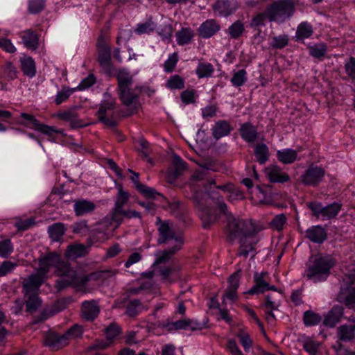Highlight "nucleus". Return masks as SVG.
Wrapping results in <instances>:
<instances>
[{"label": "nucleus", "mask_w": 355, "mask_h": 355, "mask_svg": "<svg viewBox=\"0 0 355 355\" xmlns=\"http://www.w3.org/2000/svg\"><path fill=\"white\" fill-rule=\"evenodd\" d=\"M117 80V93L122 104L128 107V113L124 116H130L138 112L141 105L139 101L141 89L138 87H132L133 78L129 71L122 69L116 74Z\"/></svg>", "instance_id": "1"}, {"label": "nucleus", "mask_w": 355, "mask_h": 355, "mask_svg": "<svg viewBox=\"0 0 355 355\" xmlns=\"http://www.w3.org/2000/svg\"><path fill=\"white\" fill-rule=\"evenodd\" d=\"M258 232V229L251 220L237 218L232 215L227 216L226 226L227 239L233 242L236 239L252 238Z\"/></svg>", "instance_id": "2"}, {"label": "nucleus", "mask_w": 355, "mask_h": 355, "mask_svg": "<svg viewBox=\"0 0 355 355\" xmlns=\"http://www.w3.org/2000/svg\"><path fill=\"white\" fill-rule=\"evenodd\" d=\"M336 265V260L331 256H319L310 263L306 270V276L313 282H322L327 279L330 270Z\"/></svg>", "instance_id": "3"}, {"label": "nucleus", "mask_w": 355, "mask_h": 355, "mask_svg": "<svg viewBox=\"0 0 355 355\" xmlns=\"http://www.w3.org/2000/svg\"><path fill=\"white\" fill-rule=\"evenodd\" d=\"M104 99L99 105L96 116L98 121L108 127H115L121 117L125 114H121L116 110V101L107 92L104 94Z\"/></svg>", "instance_id": "4"}, {"label": "nucleus", "mask_w": 355, "mask_h": 355, "mask_svg": "<svg viewBox=\"0 0 355 355\" xmlns=\"http://www.w3.org/2000/svg\"><path fill=\"white\" fill-rule=\"evenodd\" d=\"M270 13V22L284 23L295 13L293 0H277L267 6Z\"/></svg>", "instance_id": "5"}, {"label": "nucleus", "mask_w": 355, "mask_h": 355, "mask_svg": "<svg viewBox=\"0 0 355 355\" xmlns=\"http://www.w3.org/2000/svg\"><path fill=\"white\" fill-rule=\"evenodd\" d=\"M82 334V327L76 324L63 335L53 336L52 338L49 334L46 335V346H48L53 352L57 351L67 346L69 339L80 337Z\"/></svg>", "instance_id": "6"}, {"label": "nucleus", "mask_w": 355, "mask_h": 355, "mask_svg": "<svg viewBox=\"0 0 355 355\" xmlns=\"http://www.w3.org/2000/svg\"><path fill=\"white\" fill-rule=\"evenodd\" d=\"M156 224L158 226L159 236L157 239L158 244H171V245H176L178 240L181 241V246L184 245V238L180 234H176L173 229L169 221L162 220L160 218H157Z\"/></svg>", "instance_id": "7"}, {"label": "nucleus", "mask_w": 355, "mask_h": 355, "mask_svg": "<svg viewBox=\"0 0 355 355\" xmlns=\"http://www.w3.org/2000/svg\"><path fill=\"white\" fill-rule=\"evenodd\" d=\"M307 207L311 211L312 216L322 220H329L335 218L341 209L342 205L334 202L325 207L321 202L312 201L306 203Z\"/></svg>", "instance_id": "8"}, {"label": "nucleus", "mask_w": 355, "mask_h": 355, "mask_svg": "<svg viewBox=\"0 0 355 355\" xmlns=\"http://www.w3.org/2000/svg\"><path fill=\"white\" fill-rule=\"evenodd\" d=\"M55 273L60 277V280H58L59 284L58 288H64L72 285L76 279V272L71 268L70 264L62 259L55 267Z\"/></svg>", "instance_id": "9"}, {"label": "nucleus", "mask_w": 355, "mask_h": 355, "mask_svg": "<svg viewBox=\"0 0 355 355\" xmlns=\"http://www.w3.org/2000/svg\"><path fill=\"white\" fill-rule=\"evenodd\" d=\"M193 201L200 211L199 216L204 228L209 227L210 225L218 220V215L211 208L207 207L201 203V200L199 198L198 194H196L193 196Z\"/></svg>", "instance_id": "10"}, {"label": "nucleus", "mask_w": 355, "mask_h": 355, "mask_svg": "<svg viewBox=\"0 0 355 355\" xmlns=\"http://www.w3.org/2000/svg\"><path fill=\"white\" fill-rule=\"evenodd\" d=\"M325 175V171L320 166H309L300 176L301 182L307 186L316 187Z\"/></svg>", "instance_id": "11"}, {"label": "nucleus", "mask_w": 355, "mask_h": 355, "mask_svg": "<svg viewBox=\"0 0 355 355\" xmlns=\"http://www.w3.org/2000/svg\"><path fill=\"white\" fill-rule=\"evenodd\" d=\"M77 107H73L65 110L58 112L55 116L59 119L70 123V127L73 129L82 128L86 125L83 121L79 119Z\"/></svg>", "instance_id": "12"}, {"label": "nucleus", "mask_w": 355, "mask_h": 355, "mask_svg": "<svg viewBox=\"0 0 355 355\" xmlns=\"http://www.w3.org/2000/svg\"><path fill=\"white\" fill-rule=\"evenodd\" d=\"M212 8L214 12L218 15L228 17L236 11L238 6L234 0H217Z\"/></svg>", "instance_id": "13"}, {"label": "nucleus", "mask_w": 355, "mask_h": 355, "mask_svg": "<svg viewBox=\"0 0 355 355\" xmlns=\"http://www.w3.org/2000/svg\"><path fill=\"white\" fill-rule=\"evenodd\" d=\"M163 327H166L168 331L180 330V329H190L191 331H196L201 329V324L191 319L180 320L175 322H167Z\"/></svg>", "instance_id": "14"}, {"label": "nucleus", "mask_w": 355, "mask_h": 355, "mask_svg": "<svg viewBox=\"0 0 355 355\" xmlns=\"http://www.w3.org/2000/svg\"><path fill=\"white\" fill-rule=\"evenodd\" d=\"M40 262V268L35 273L31 275L27 279L23 281L24 288H39L44 279V270L42 266V261L44 257L41 256L39 258Z\"/></svg>", "instance_id": "15"}, {"label": "nucleus", "mask_w": 355, "mask_h": 355, "mask_svg": "<svg viewBox=\"0 0 355 355\" xmlns=\"http://www.w3.org/2000/svg\"><path fill=\"white\" fill-rule=\"evenodd\" d=\"M100 308L95 300L85 301L81 306V317L86 321H93L98 315Z\"/></svg>", "instance_id": "16"}, {"label": "nucleus", "mask_w": 355, "mask_h": 355, "mask_svg": "<svg viewBox=\"0 0 355 355\" xmlns=\"http://www.w3.org/2000/svg\"><path fill=\"white\" fill-rule=\"evenodd\" d=\"M265 173L270 182L284 183L290 180L289 175L282 171V169L277 165L268 166L265 168Z\"/></svg>", "instance_id": "17"}, {"label": "nucleus", "mask_w": 355, "mask_h": 355, "mask_svg": "<svg viewBox=\"0 0 355 355\" xmlns=\"http://www.w3.org/2000/svg\"><path fill=\"white\" fill-rule=\"evenodd\" d=\"M181 270L182 267L180 263H173L169 266L161 268L159 272L164 281L173 282L180 278Z\"/></svg>", "instance_id": "18"}, {"label": "nucleus", "mask_w": 355, "mask_h": 355, "mask_svg": "<svg viewBox=\"0 0 355 355\" xmlns=\"http://www.w3.org/2000/svg\"><path fill=\"white\" fill-rule=\"evenodd\" d=\"M305 237L314 243L321 244L327 239V233L321 225H313L306 230Z\"/></svg>", "instance_id": "19"}, {"label": "nucleus", "mask_w": 355, "mask_h": 355, "mask_svg": "<svg viewBox=\"0 0 355 355\" xmlns=\"http://www.w3.org/2000/svg\"><path fill=\"white\" fill-rule=\"evenodd\" d=\"M220 29L219 23L215 19H207L198 28V32L202 38H209Z\"/></svg>", "instance_id": "20"}, {"label": "nucleus", "mask_w": 355, "mask_h": 355, "mask_svg": "<svg viewBox=\"0 0 355 355\" xmlns=\"http://www.w3.org/2000/svg\"><path fill=\"white\" fill-rule=\"evenodd\" d=\"M129 172L133 174V176L131 177V180L134 183L135 188L146 198H155L156 196H161V194L157 192L153 188L148 187L145 184H141L139 182V173L134 172L131 169H129Z\"/></svg>", "instance_id": "21"}, {"label": "nucleus", "mask_w": 355, "mask_h": 355, "mask_svg": "<svg viewBox=\"0 0 355 355\" xmlns=\"http://www.w3.org/2000/svg\"><path fill=\"white\" fill-rule=\"evenodd\" d=\"M239 132L241 138L248 143H254L259 137L257 128L249 122L241 125Z\"/></svg>", "instance_id": "22"}, {"label": "nucleus", "mask_w": 355, "mask_h": 355, "mask_svg": "<svg viewBox=\"0 0 355 355\" xmlns=\"http://www.w3.org/2000/svg\"><path fill=\"white\" fill-rule=\"evenodd\" d=\"M232 130H233V127L229 121L219 120L211 128V134L214 138L219 139L221 137L229 135Z\"/></svg>", "instance_id": "23"}, {"label": "nucleus", "mask_w": 355, "mask_h": 355, "mask_svg": "<svg viewBox=\"0 0 355 355\" xmlns=\"http://www.w3.org/2000/svg\"><path fill=\"white\" fill-rule=\"evenodd\" d=\"M254 286L252 288H276L271 284V277L268 272H255L253 275Z\"/></svg>", "instance_id": "24"}, {"label": "nucleus", "mask_w": 355, "mask_h": 355, "mask_svg": "<svg viewBox=\"0 0 355 355\" xmlns=\"http://www.w3.org/2000/svg\"><path fill=\"white\" fill-rule=\"evenodd\" d=\"M116 189L118 192L116 196L114 206L112 209V214H115L123 209V207L127 204L130 197L129 192L123 189V187L121 184H117Z\"/></svg>", "instance_id": "25"}, {"label": "nucleus", "mask_w": 355, "mask_h": 355, "mask_svg": "<svg viewBox=\"0 0 355 355\" xmlns=\"http://www.w3.org/2000/svg\"><path fill=\"white\" fill-rule=\"evenodd\" d=\"M73 209L77 216L92 213L96 209V205L89 200L80 199L74 200Z\"/></svg>", "instance_id": "26"}, {"label": "nucleus", "mask_w": 355, "mask_h": 355, "mask_svg": "<svg viewBox=\"0 0 355 355\" xmlns=\"http://www.w3.org/2000/svg\"><path fill=\"white\" fill-rule=\"evenodd\" d=\"M76 300L72 296L65 297L56 300L52 308L49 310L46 309V318L47 316H52L54 314L62 311L64 309H66L69 304H72Z\"/></svg>", "instance_id": "27"}, {"label": "nucleus", "mask_w": 355, "mask_h": 355, "mask_svg": "<svg viewBox=\"0 0 355 355\" xmlns=\"http://www.w3.org/2000/svg\"><path fill=\"white\" fill-rule=\"evenodd\" d=\"M20 118L22 119L21 123L24 125L44 134V125L40 123L33 115L22 112Z\"/></svg>", "instance_id": "28"}, {"label": "nucleus", "mask_w": 355, "mask_h": 355, "mask_svg": "<svg viewBox=\"0 0 355 355\" xmlns=\"http://www.w3.org/2000/svg\"><path fill=\"white\" fill-rule=\"evenodd\" d=\"M36 290H26L25 296L28 297L26 302V311L33 313L42 304V300L38 297Z\"/></svg>", "instance_id": "29"}, {"label": "nucleus", "mask_w": 355, "mask_h": 355, "mask_svg": "<svg viewBox=\"0 0 355 355\" xmlns=\"http://www.w3.org/2000/svg\"><path fill=\"white\" fill-rule=\"evenodd\" d=\"M132 218H141V215L140 212L135 210L124 209L115 214H111L112 221L116 223L117 225H120L123 222L124 218L130 219Z\"/></svg>", "instance_id": "30"}, {"label": "nucleus", "mask_w": 355, "mask_h": 355, "mask_svg": "<svg viewBox=\"0 0 355 355\" xmlns=\"http://www.w3.org/2000/svg\"><path fill=\"white\" fill-rule=\"evenodd\" d=\"M182 248L181 241L178 240L176 245H171L168 249L162 251L161 254L156 259L154 264L158 265L166 263L174 254L180 250Z\"/></svg>", "instance_id": "31"}, {"label": "nucleus", "mask_w": 355, "mask_h": 355, "mask_svg": "<svg viewBox=\"0 0 355 355\" xmlns=\"http://www.w3.org/2000/svg\"><path fill=\"white\" fill-rule=\"evenodd\" d=\"M277 159L283 164H290L297 158V152L293 149L286 148L277 152Z\"/></svg>", "instance_id": "32"}, {"label": "nucleus", "mask_w": 355, "mask_h": 355, "mask_svg": "<svg viewBox=\"0 0 355 355\" xmlns=\"http://www.w3.org/2000/svg\"><path fill=\"white\" fill-rule=\"evenodd\" d=\"M266 20L270 21V13L267 6L265 8L264 11L259 12L252 17L250 26L251 28L265 26Z\"/></svg>", "instance_id": "33"}, {"label": "nucleus", "mask_w": 355, "mask_h": 355, "mask_svg": "<svg viewBox=\"0 0 355 355\" xmlns=\"http://www.w3.org/2000/svg\"><path fill=\"white\" fill-rule=\"evenodd\" d=\"M178 44L183 46L190 43L194 37V32L190 28H182L175 34Z\"/></svg>", "instance_id": "34"}, {"label": "nucleus", "mask_w": 355, "mask_h": 355, "mask_svg": "<svg viewBox=\"0 0 355 355\" xmlns=\"http://www.w3.org/2000/svg\"><path fill=\"white\" fill-rule=\"evenodd\" d=\"M254 155L260 164H264L269 159V148L266 144L259 143L254 147Z\"/></svg>", "instance_id": "35"}, {"label": "nucleus", "mask_w": 355, "mask_h": 355, "mask_svg": "<svg viewBox=\"0 0 355 355\" xmlns=\"http://www.w3.org/2000/svg\"><path fill=\"white\" fill-rule=\"evenodd\" d=\"M117 273L116 270H101L92 272L84 277L82 282H86L91 280H105L110 277H114Z\"/></svg>", "instance_id": "36"}, {"label": "nucleus", "mask_w": 355, "mask_h": 355, "mask_svg": "<svg viewBox=\"0 0 355 355\" xmlns=\"http://www.w3.org/2000/svg\"><path fill=\"white\" fill-rule=\"evenodd\" d=\"M245 32V26L243 22L238 19L234 21L227 30V34L232 39L237 40L240 38Z\"/></svg>", "instance_id": "37"}, {"label": "nucleus", "mask_w": 355, "mask_h": 355, "mask_svg": "<svg viewBox=\"0 0 355 355\" xmlns=\"http://www.w3.org/2000/svg\"><path fill=\"white\" fill-rule=\"evenodd\" d=\"M87 253V249L83 244L69 245L66 251V255L69 258L82 257Z\"/></svg>", "instance_id": "38"}, {"label": "nucleus", "mask_w": 355, "mask_h": 355, "mask_svg": "<svg viewBox=\"0 0 355 355\" xmlns=\"http://www.w3.org/2000/svg\"><path fill=\"white\" fill-rule=\"evenodd\" d=\"M17 76L16 67L10 62H6L1 68V78L7 80H12Z\"/></svg>", "instance_id": "39"}, {"label": "nucleus", "mask_w": 355, "mask_h": 355, "mask_svg": "<svg viewBox=\"0 0 355 355\" xmlns=\"http://www.w3.org/2000/svg\"><path fill=\"white\" fill-rule=\"evenodd\" d=\"M313 33L312 26L305 21L299 24L297 28L295 37L298 40H302L310 37Z\"/></svg>", "instance_id": "40"}, {"label": "nucleus", "mask_w": 355, "mask_h": 355, "mask_svg": "<svg viewBox=\"0 0 355 355\" xmlns=\"http://www.w3.org/2000/svg\"><path fill=\"white\" fill-rule=\"evenodd\" d=\"M20 62L24 74L29 77H33L36 73L34 60L31 57H24L21 59Z\"/></svg>", "instance_id": "41"}, {"label": "nucleus", "mask_w": 355, "mask_h": 355, "mask_svg": "<svg viewBox=\"0 0 355 355\" xmlns=\"http://www.w3.org/2000/svg\"><path fill=\"white\" fill-rule=\"evenodd\" d=\"M308 49L310 55L314 58L322 60L326 55L327 46L324 43H318L312 46H309Z\"/></svg>", "instance_id": "42"}, {"label": "nucleus", "mask_w": 355, "mask_h": 355, "mask_svg": "<svg viewBox=\"0 0 355 355\" xmlns=\"http://www.w3.org/2000/svg\"><path fill=\"white\" fill-rule=\"evenodd\" d=\"M21 39L24 45L29 49H34L38 44V37L37 34L31 31H26L22 33Z\"/></svg>", "instance_id": "43"}, {"label": "nucleus", "mask_w": 355, "mask_h": 355, "mask_svg": "<svg viewBox=\"0 0 355 355\" xmlns=\"http://www.w3.org/2000/svg\"><path fill=\"white\" fill-rule=\"evenodd\" d=\"M65 232V227L62 223H58L50 226L48 229V232L50 238L53 241H60Z\"/></svg>", "instance_id": "44"}, {"label": "nucleus", "mask_w": 355, "mask_h": 355, "mask_svg": "<svg viewBox=\"0 0 355 355\" xmlns=\"http://www.w3.org/2000/svg\"><path fill=\"white\" fill-rule=\"evenodd\" d=\"M255 242H248V238L240 239V245L237 255L247 258L250 252L255 250Z\"/></svg>", "instance_id": "45"}, {"label": "nucleus", "mask_w": 355, "mask_h": 355, "mask_svg": "<svg viewBox=\"0 0 355 355\" xmlns=\"http://www.w3.org/2000/svg\"><path fill=\"white\" fill-rule=\"evenodd\" d=\"M322 321V317L320 314L313 312L311 310L306 311L303 315V322L305 326L311 327L318 325Z\"/></svg>", "instance_id": "46"}, {"label": "nucleus", "mask_w": 355, "mask_h": 355, "mask_svg": "<svg viewBox=\"0 0 355 355\" xmlns=\"http://www.w3.org/2000/svg\"><path fill=\"white\" fill-rule=\"evenodd\" d=\"M98 61L101 66L105 68H110L111 64V49L110 47L98 49Z\"/></svg>", "instance_id": "47"}, {"label": "nucleus", "mask_w": 355, "mask_h": 355, "mask_svg": "<svg viewBox=\"0 0 355 355\" xmlns=\"http://www.w3.org/2000/svg\"><path fill=\"white\" fill-rule=\"evenodd\" d=\"M214 71L213 65L209 62H199L196 69V73L199 78L209 77Z\"/></svg>", "instance_id": "48"}, {"label": "nucleus", "mask_w": 355, "mask_h": 355, "mask_svg": "<svg viewBox=\"0 0 355 355\" xmlns=\"http://www.w3.org/2000/svg\"><path fill=\"white\" fill-rule=\"evenodd\" d=\"M339 339L343 341H348L355 338L354 326H340L338 329Z\"/></svg>", "instance_id": "49"}, {"label": "nucleus", "mask_w": 355, "mask_h": 355, "mask_svg": "<svg viewBox=\"0 0 355 355\" xmlns=\"http://www.w3.org/2000/svg\"><path fill=\"white\" fill-rule=\"evenodd\" d=\"M338 299L340 302L344 303L348 308H354L355 306V290H352L347 293L340 292Z\"/></svg>", "instance_id": "50"}, {"label": "nucleus", "mask_w": 355, "mask_h": 355, "mask_svg": "<svg viewBox=\"0 0 355 355\" xmlns=\"http://www.w3.org/2000/svg\"><path fill=\"white\" fill-rule=\"evenodd\" d=\"M144 306L139 300H134L130 301L126 307L125 314L130 317L137 316L142 310Z\"/></svg>", "instance_id": "51"}, {"label": "nucleus", "mask_w": 355, "mask_h": 355, "mask_svg": "<svg viewBox=\"0 0 355 355\" xmlns=\"http://www.w3.org/2000/svg\"><path fill=\"white\" fill-rule=\"evenodd\" d=\"M173 166L174 167V175L178 177L187 168V164L183 159L178 155H173L172 160Z\"/></svg>", "instance_id": "52"}, {"label": "nucleus", "mask_w": 355, "mask_h": 355, "mask_svg": "<svg viewBox=\"0 0 355 355\" xmlns=\"http://www.w3.org/2000/svg\"><path fill=\"white\" fill-rule=\"evenodd\" d=\"M76 90V88H69L67 87H63L61 91L58 92L55 96V104L59 105L63 102L66 101Z\"/></svg>", "instance_id": "53"}, {"label": "nucleus", "mask_w": 355, "mask_h": 355, "mask_svg": "<svg viewBox=\"0 0 355 355\" xmlns=\"http://www.w3.org/2000/svg\"><path fill=\"white\" fill-rule=\"evenodd\" d=\"M121 333V329L116 323H111L105 329L106 339L110 342L114 340Z\"/></svg>", "instance_id": "54"}, {"label": "nucleus", "mask_w": 355, "mask_h": 355, "mask_svg": "<svg viewBox=\"0 0 355 355\" xmlns=\"http://www.w3.org/2000/svg\"><path fill=\"white\" fill-rule=\"evenodd\" d=\"M247 81V72L245 69H240L233 73L231 83L234 87H241Z\"/></svg>", "instance_id": "55"}, {"label": "nucleus", "mask_w": 355, "mask_h": 355, "mask_svg": "<svg viewBox=\"0 0 355 355\" xmlns=\"http://www.w3.org/2000/svg\"><path fill=\"white\" fill-rule=\"evenodd\" d=\"M166 87L171 89H182L184 87V80L179 75H173L167 80Z\"/></svg>", "instance_id": "56"}, {"label": "nucleus", "mask_w": 355, "mask_h": 355, "mask_svg": "<svg viewBox=\"0 0 355 355\" xmlns=\"http://www.w3.org/2000/svg\"><path fill=\"white\" fill-rule=\"evenodd\" d=\"M236 336L239 338L244 350L248 352L252 346V340L249 334L243 329H240L236 334Z\"/></svg>", "instance_id": "57"}, {"label": "nucleus", "mask_w": 355, "mask_h": 355, "mask_svg": "<svg viewBox=\"0 0 355 355\" xmlns=\"http://www.w3.org/2000/svg\"><path fill=\"white\" fill-rule=\"evenodd\" d=\"M35 223L33 218H29L26 219L17 218L15 223V227L19 231H25L30 227H33Z\"/></svg>", "instance_id": "58"}, {"label": "nucleus", "mask_w": 355, "mask_h": 355, "mask_svg": "<svg viewBox=\"0 0 355 355\" xmlns=\"http://www.w3.org/2000/svg\"><path fill=\"white\" fill-rule=\"evenodd\" d=\"M62 261L61 256L56 252H48L46 254V273L47 268L53 266L54 268Z\"/></svg>", "instance_id": "59"}, {"label": "nucleus", "mask_w": 355, "mask_h": 355, "mask_svg": "<svg viewBox=\"0 0 355 355\" xmlns=\"http://www.w3.org/2000/svg\"><path fill=\"white\" fill-rule=\"evenodd\" d=\"M242 275L241 268H238L236 271L233 272L227 279L229 284L228 288H238L240 286V281Z\"/></svg>", "instance_id": "60"}, {"label": "nucleus", "mask_w": 355, "mask_h": 355, "mask_svg": "<svg viewBox=\"0 0 355 355\" xmlns=\"http://www.w3.org/2000/svg\"><path fill=\"white\" fill-rule=\"evenodd\" d=\"M320 344L310 338H307L304 341L303 348L310 355H315L318 353Z\"/></svg>", "instance_id": "61"}, {"label": "nucleus", "mask_w": 355, "mask_h": 355, "mask_svg": "<svg viewBox=\"0 0 355 355\" xmlns=\"http://www.w3.org/2000/svg\"><path fill=\"white\" fill-rule=\"evenodd\" d=\"M288 44V37L287 35L275 36L272 38L270 46L274 49H283Z\"/></svg>", "instance_id": "62"}, {"label": "nucleus", "mask_w": 355, "mask_h": 355, "mask_svg": "<svg viewBox=\"0 0 355 355\" xmlns=\"http://www.w3.org/2000/svg\"><path fill=\"white\" fill-rule=\"evenodd\" d=\"M13 251V245L9 239L0 241V257L6 258Z\"/></svg>", "instance_id": "63"}, {"label": "nucleus", "mask_w": 355, "mask_h": 355, "mask_svg": "<svg viewBox=\"0 0 355 355\" xmlns=\"http://www.w3.org/2000/svg\"><path fill=\"white\" fill-rule=\"evenodd\" d=\"M286 222V217L284 214H278L274 217V218L270 222V226L272 228L281 231L284 224Z\"/></svg>", "instance_id": "64"}]
</instances>
